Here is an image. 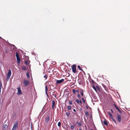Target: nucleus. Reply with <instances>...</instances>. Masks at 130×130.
Masks as SVG:
<instances>
[{
	"instance_id": "13",
	"label": "nucleus",
	"mask_w": 130,
	"mask_h": 130,
	"mask_svg": "<svg viewBox=\"0 0 130 130\" xmlns=\"http://www.w3.org/2000/svg\"><path fill=\"white\" fill-rule=\"evenodd\" d=\"M108 114L109 115V117L111 119L112 118H113V117L112 115V114H111V113L110 112H108Z\"/></svg>"
},
{
	"instance_id": "32",
	"label": "nucleus",
	"mask_w": 130,
	"mask_h": 130,
	"mask_svg": "<svg viewBox=\"0 0 130 130\" xmlns=\"http://www.w3.org/2000/svg\"><path fill=\"white\" fill-rule=\"evenodd\" d=\"M44 77L45 78V79H46L47 78V76L46 75H45L44 76Z\"/></svg>"
},
{
	"instance_id": "8",
	"label": "nucleus",
	"mask_w": 130,
	"mask_h": 130,
	"mask_svg": "<svg viewBox=\"0 0 130 130\" xmlns=\"http://www.w3.org/2000/svg\"><path fill=\"white\" fill-rule=\"evenodd\" d=\"M114 106L116 108V109L120 113H121V111L119 109V108H118V107L117 106V105L116 104H114Z\"/></svg>"
},
{
	"instance_id": "26",
	"label": "nucleus",
	"mask_w": 130,
	"mask_h": 130,
	"mask_svg": "<svg viewBox=\"0 0 130 130\" xmlns=\"http://www.w3.org/2000/svg\"><path fill=\"white\" fill-rule=\"evenodd\" d=\"M72 91L73 92V94H75L76 93V90H75L74 89L72 90Z\"/></svg>"
},
{
	"instance_id": "45",
	"label": "nucleus",
	"mask_w": 130,
	"mask_h": 130,
	"mask_svg": "<svg viewBox=\"0 0 130 130\" xmlns=\"http://www.w3.org/2000/svg\"><path fill=\"white\" fill-rule=\"evenodd\" d=\"M2 38L1 37H0V39H1Z\"/></svg>"
},
{
	"instance_id": "5",
	"label": "nucleus",
	"mask_w": 130,
	"mask_h": 130,
	"mask_svg": "<svg viewBox=\"0 0 130 130\" xmlns=\"http://www.w3.org/2000/svg\"><path fill=\"white\" fill-rule=\"evenodd\" d=\"M29 84V82L26 79H25L24 80V86H26L28 85Z\"/></svg>"
},
{
	"instance_id": "14",
	"label": "nucleus",
	"mask_w": 130,
	"mask_h": 130,
	"mask_svg": "<svg viewBox=\"0 0 130 130\" xmlns=\"http://www.w3.org/2000/svg\"><path fill=\"white\" fill-rule=\"evenodd\" d=\"M80 93L81 95H82V96L83 97L84 96V92H83V90H82L80 91Z\"/></svg>"
},
{
	"instance_id": "23",
	"label": "nucleus",
	"mask_w": 130,
	"mask_h": 130,
	"mask_svg": "<svg viewBox=\"0 0 130 130\" xmlns=\"http://www.w3.org/2000/svg\"><path fill=\"white\" fill-rule=\"evenodd\" d=\"M85 115H86V116H89V113H88V112L87 111H86L85 112Z\"/></svg>"
},
{
	"instance_id": "27",
	"label": "nucleus",
	"mask_w": 130,
	"mask_h": 130,
	"mask_svg": "<svg viewBox=\"0 0 130 130\" xmlns=\"http://www.w3.org/2000/svg\"><path fill=\"white\" fill-rule=\"evenodd\" d=\"M67 108L69 110H71V107L70 106H68L67 107Z\"/></svg>"
},
{
	"instance_id": "17",
	"label": "nucleus",
	"mask_w": 130,
	"mask_h": 130,
	"mask_svg": "<svg viewBox=\"0 0 130 130\" xmlns=\"http://www.w3.org/2000/svg\"><path fill=\"white\" fill-rule=\"evenodd\" d=\"M82 100L83 102L85 104H87V102L83 98H82Z\"/></svg>"
},
{
	"instance_id": "12",
	"label": "nucleus",
	"mask_w": 130,
	"mask_h": 130,
	"mask_svg": "<svg viewBox=\"0 0 130 130\" xmlns=\"http://www.w3.org/2000/svg\"><path fill=\"white\" fill-rule=\"evenodd\" d=\"M51 94L53 96H54L55 98H56V95L55 94V91L52 92H51Z\"/></svg>"
},
{
	"instance_id": "3",
	"label": "nucleus",
	"mask_w": 130,
	"mask_h": 130,
	"mask_svg": "<svg viewBox=\"0 0 130 130\" xmlns=\"http://www.w3.org/2000/svg\"><path fill=\"white\" fill-rule=\"evenodd\" d=\"M76 65L75 64H73L72 66V71L73 73H75L76 71Z\"/></svg>"
},
{
	"instance_id": "15",
	"label": "nucleus",
	"mask_w": 130,
	"mask_h": 130,
	"mask_svg": "<svg viewBox=\"0 0 130 130\" xmlns=\"http://www.w3.org/2000/svg\"><path fill=\"white\" fill-rule=\"evenodd\" d=\"M104 125H108L107 121L106 120H105L104 121Z\"/></svg>"
},
{
	"instance_id": "7",
	"label": "nucleus",
	"mask_w": 130,
	"mask_h": 130,
	"mask_svg": "<svg viewBox=\"0 0 130 130\" xmlns=\"http://www.w3.org/2000/svg\"><path fill=\"white\" fill-rule=\"evenodd\" d=\"M117 119L118 122L119 123L121 122V116L119 114H118L117 115Z\"/></svg>"
},
{
	"instance_id": "19",
	"label": "nucleus",
	"mask_w": 130,
	"mask_h": 130,
	"mask_svg": "<svg viewBox=\"0 0 130 130\" xmlns=\"http://www.w3.org/2000/svg\"><path fill=\"white\" fill-rule=\"evenodd\" d=\"M25 64L27 65H28L29 63L28 62L27 60L25 61Z\"/></svg>"
},
{
	"instance_id": "24",
	"label": "nucleus",
	"mask_w": 130,
	"mask_h": 130,
	"mask_svg": "<svg viewBox=\"0 0 130 130\" xmlns=\"http://www.w3.org/2000/svg\"><path fill=\"white\" fill-rule=\"evenodd\" d=\"M93 87L94 89L96 92L97 90L96 87L94 86H93Z\"/></svg>"
},
{
	"instance_id": "11",
	"label": "nucleus",
	"mask_w": 130,
	"mask_h": 130,
	"mask_svg": "<svg viewBox=\"0 0 130 130\" xmlns=\"http://www.w3.org/2000/svg\"><path fill=\"white\" fill-rule=\"evenodd\" d=\"M50 119V117H47L45 120V121L46 123H47Z\"/></svg>"
},
{
	"instance_id": "2",
	"label": "nucleus",
	"mask_w": 130,
	"mask_h": 130,
	"mask_svg": "<svg viewBox=\"0 0 130 130\" xmlns=\"http://www.w3.org/2000/svg\"><path fill=\"white\" fill-rule=\"evenodd\" d=\"M16 56L17 60L18 63H20L21 60L19 57V55L17 52H16Z\"/></svg>"
},
{
	"instance_id": "1",
	"label": "nucleus",
	"mask_w": 130,
	"mask_h": 130,
	"mask_svg": "<svg viewBox=\"0 0 130 130\" xmlns=\"http://www.w3.org/2000/svg\"><path fill=\"white\" fill-rule=\"evenodd\" d=\"M18 122L16 121L15 123L14 124L11 130H16L18 128Z\"/></svg>"
},
{
	"instance_id": "4",
	"label": "nucleus",
	"mask_w": 130,
	"mask_h": 130,
	"mask_svg": "<svg viewBox=\"0 0 130 130\" xmlns=\"http://www.w3.org/2000/svg\"><path fill=\"white\" fill-rule=\"evenodd\" d=\"M11 75V71L10 69H9L8 70V73L7 77V80L8 79H9L10 78Z\"/></svg>"
},
{
	"instance_id": "40",
	"label": "nucleus",
	"mask_w": 130,
	"mask_h": 130,
	"mask_svg": "<svg viewBox=\"0 0 130 130\" xmlns=\"http://www.w3.org/2000/svg\"><path fill=\"white\" fill-rule=\"evenodd\" d=\"M76 92L77 93H78L79 92V91H78V90H76Z\"/></svg>"
},
{
	"instance_id": "31",
	"label": "nucleus",
	"mask_w": 130,
	"mask_h": 130,
	"mask_svg": "<svg viewBox=\"0 0 130 130\" xmlns=\"http://www.w3.org/2000/svg\"><path fill=\"white\" fill-rule=\"evenodd\" d=\"M111 119H112L113 121L114 122H115V123H116V122L115 120V119L113 118H113H111Z\"/></svg>"
},
{
	"instance_id": "25",
	"label": "nucleus",
	"mask_w": 130,
	"mask_h": 130,
	"mask_svg": "<svg viewBox=\"0 0 130 130\" xmlns=\"http://www.w3.org/2000/svg\"><path fill=\"white\" fill-rule=\"evenodd\" d=\"M75 126V125H72L71 126V128L72 129H73L74 127V126Z\"/></svg>"
},
{
	"instance_id": "33",
	"label": "nucleus",
	"mask_w": 130,
	"mask_h": 130,
	"mask_svg": "<svg viewBox=\"0 0 130 130\" xmlns=\"http://www.w3.org/2000/svg\"><path fill=\"white\" fill-rule=\"evenodd\" d=\"M77 96L78 98L79 99H80V95L79 94H78V95H77Z\"/></svg>"
},
{
	"instance_id": "34",
	"label": "nucleus",
	"mask_w": 130,
	"mask_h": 130,
	"mask_svg": "<svg viewBox=\"0 0 130 130\" xmlns=\"http://www.w3.org/2000/svg\"><path fill=\"white\" fill-rule=\"evenodd\" d=\"M73 111L75 112L74 113V114H75L76 113V110L75 109H74Z\"/></svg>"
},
{
	"instance_id": "44",
	"label": "nucleus",
	"mask_w": 130,
	"mask_h": 130,
	"mask_svg": "<svg viewBox=\"0 0 130 130\" xmlns=\"http://www.w3.org/2000/svg\"><path fill=\"white\" fill-rule=\"evenodd\" d=\"M76 123L77 124V123H78V122H76Z\"/></svg>"
},
{
	"instance_id": "35",
	"label": "nucleus",
	"mask_w": 130,
	"mask_h": 130,
	"mask_svg": "<svg viewBox=\"0 0 130 130\" xmlns=\"http://www.w3.org/2000/svg\"><path fill=\"white\" fill-rule=\"evenodd\" d=\"M69 104H70V105H72V102H71V101H69Z\"/></svg>"
},
{
	"instance_id": "21",
	"label": "nucleus",
	"mask_w": 130,
	"mask_h": 130,
	"mask_svg": "<svg viewBox=\"0 0 130 130\" xmlns=\"http://www.w3.org/2000/svg\"><path fill=\"white\" fill-rule=\"evenodd\" d=\"M58 125L59 127L61 126V123L60 122H59L58 123Z\"/></svg>"
},
{
	"instance_id": "42",
	"label": "nucleus",
	"mask_w": 130,
	"mask_h": 130,
	"mask_svg": "<svg viewBox=\"0 0 130 130\" xmlns=\"http://www.w3.org/2000/svg\"><path fill=\"white\" fill-rule=\"evenodd\" d=\"M97 88L98 89H99V88L98 86H97Z\"/></svg>"
},
{
	"instance_id": "46",
	"label": "nucleus",
	"mask_w": 130,
	"mask_h": 130,
	"mask_svg": "<svg viewBox=\"0 0 130 130\" xmlns=\"http://www.w3.org/2000/svg\"><path fill=\"white\" fill-rule=\"evenodd\" d=\"M91 130H93L92 129H91Z\"/></svg>"
},
{
	"instance_id": "16",
	"label": "nucleus",
	"mask_w": 130,
	"mask_h": 130,
	"mask_svg": "<svg viewBox=\"0 0 130 130\" xmlns=\"http://www.w3.org/2000/svg\"><path fill=\"white\" fill-rule=\"evenodd\" d=\"M77 68H78L80 71H83V69L81 68L80 66L79 65H78L77 66Z\"/></svg>"
},
{
	"instance_id": "38",
	"label": "nucleus",
	"mask_w": 130,
	"mask_h": 130,
	"mask_svg": "<svg viewBox=\"0 0 130 130\" xmlns=\"http://www.w3.org/2000/svg\"><path fill=\"white\" fill-rule=\"evenodd\" d=\"M79 103H80L81 104H82V102L80 100H79Z\"/></svg>"
},
{
	"instance_id": "39",
	"label": "nucleus",
	"mask_w": 130,
	"mask_h": 130,
	"mask_svg": "<svg viewBox=\"0 0 130 130\" xmlns=\"http://www.w3.org/2000/svg\"><path fill=\"white\" fill-rule=\"evenodd\" d=\"M110 110H111V112L112 113H113V110L112 109H111Z\"/></svg>"
},
{
	"instance_id": "37",
	"label": "nucleus",
	"mask_w": 130,
	"mask_h": 130,
	"mask_svg": "<svg viewBox=\"0 0 130 130\" xmlns=\"http://www.w3.org/2000/svg\"><path fill=\"white\" fill-rule=\"evenodd\" d=\"M86 104V108L87 109H88V105H87V104Z\"/></svg>"
},
{
	"instance_id": "43",
	"label": "nucleus",
	"mask_w": 130,
	"mask_h": 130,
	"mask_svg": "<svg viewBox=\"0 0 130 130\" xmlns=\"http://www.w3.org/2000/svg\"><path fill=\"white\" fill-rule=\"evenodd\" d=\"M79 130H82V129H79Z\"/></svg>"
},
{
	"instance_id": "22",
	"label": "nucleus",
	"mask_w": 130,
	"mask_h": 130,
	"mask_svg": "<svg viewBox=\"0 0 130 130\" xmlns=\"http://www.w3.org/2000/svg\"><path fill=\"white\" fill-rule=\"evenodd\" d=\"M7 126L6 124H5L3 125V127L4 128H7Z\"/></svg>"
},
{
	"instance_id": "6",
	"label": "nucleus",
	"mask_w": 130,
	"mask_h": 130,
	"mask_svg": "<svg viewBox=\"0 0 130 130\" xmlns=\"http://www.w3.org/2000/svg\"><path fill=\"white\" fill-rule=\"evenodd\" d=\"M18 92L17 94L18 95H20L22 94V93L21 91V88L20 87H18Z\"/></svg>"
},
{
	"instance_id": "9",
	"label": "nucleus",
	"mask_w": 130,
	"mask_h": 130,
	"mask_svg": "<svg viewBox=\"0 0 130 130\" xmlns=\"http://www.w3.org/2000/svg\"><path fill=\"white\" fill-rule=\"evenodd\" d=\"M55 106V102L54 100H53L52 101V109H54V107Z\"/></svg>"
},
{
	"instance_id": "36",
	"label": "nucleus",
	"mask_w": 130,
	"mask_h": 130,
	"mask_svg": "<svg viewBox=\"0 0 130 130\" xmlns=\"http://www.w3.org/2000/svg\"><path fill=\"white\" fill-rule=\"evenodd\" d=\"M78 125L79 126H81V124L80 122L78 123Z\"/></svg>"
},
{
	"instance_id": "10",
	"label": "nucleus",
	"mask_w": 130,
	"mask_h": 130,
	"mask_svg": "<svg viewBox=\"0 0 130 130\" xmlns=\"http://www.w3.org/2000/svg\"><path fill=\"white\" fill-rule=\"evenodd\" d=\"M64 81V79H62L60 80H57L56 82L57 84H58Z\"/></svg>"
},
{
	"instance_id": "20",
	"label": "nucleus",
	"mask_w": 130,
	"mask_h": 130,
	"mask_svg": "<svg viewBox=\"0 0 130 130\" xmlns=\"http://www.w3.org/2000/svg\"><path fill=\"white\" fill-rule=\"evenodd\" d=\"M47 86H45V92L46 93H47Z\"/></svg>"
},
{
	"instance_id": "41",
	"label": "nucleus",
	"mask_w": 130,
	"mask_h": 130,
	"mask_svg": "<svg viewBox=\"0 0 130 130\" xmlns=\"http://www.w3.org/2000/svg\"><path fill=\"white\" fill-rule=\"evenodd\" d=\"M92 83H93L94 82V81L93 80H92Z\"/></svg>"
},
{
	"instance_id": "30",
	"label": "nucleus",
	"mask_w": 130,
	"mask_h": 130,
	"mask_svg": "<svg viewBox=\"0 0 130 130\" xmlns=\"http://www.w3.org/2000/svg\"><path fill=\"white\" fill-rule=\"evenodd\" d=\"M66 114L67 116H69L70 115V113L69 112H67Z\"/></svg>"
},
{
	"instance_id": "28",
	"label": "nucleus",
	"mask_w": 130,
	"mask_h": 130,
	"mask_svg": "<svg viewBox=\"0 0 130 130\" xmlns=\"http://www.w3.org/2000/svg\"><path fill=\"white\" fill-rule=\"evenodd\" d=\"M79 100L77 99L76 100V102L78 104H79Z\"/></svg>"
},
{
	"instance_id": "29",
	"label": "nucleus",
	"mask_w": 130,
	"mask_h": 130,
	"mask_svg": "<svg viewBox=\"0 0 130 130\" xmlns=\"http://www.w3.org/2000/svg\"><path fill=\"white\" fill-rule=\"evenodd\" d=\"M26 75L27 76L28 78L30 77V76L29 75V74L28 73H26Z\"/></svg>"
},
{
	"instance_id": "18",
	"label": "nucleus",
	"mask_w": 130,
	"mask_h": 130,
	"mask_svg": "<svg viewBox=\"0 0 130 130\" xmlns=\"http://www.w3.org/2000/svg\"><path fill=\"white\" fill-rule=\"evenodd\" d=\"M22 69L24 70H26L27 69L24 66H23L22 67Z\"/></svg>"
}]
</instances>
